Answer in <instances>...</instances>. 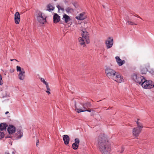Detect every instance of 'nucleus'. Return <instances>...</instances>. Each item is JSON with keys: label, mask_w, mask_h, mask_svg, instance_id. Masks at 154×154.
Here are the masks:
<instances>
[{"label": "nucleus", "mask_w": 154, "mask_h": 154, "mask_svg": "<svg viewBox=\"0 0 154 154\" xmlns=\"http://www.w3.org/2000/svg\"><path fill=\"white\" fill-rule=\"evenodd\" d=\"M14 20L16 24H18L19 23L20 20V15L18 12H16L15 14Z\"/></svg>", "instance_id": "11"}, {"label": "nucleus", "mask_w": 154, "mask_h": 154, "mask_svg": "<svg viewBox=\"0 0 154 154\" xmlns=\"http://www.w3.org/2000/svg\"><path fill=\"white\" fill-rule=\"evenodd\" d=\"M14 60V59H11V61H13V60Z\"/></svg>", "instance_id": "48"}, {"label": "nucleus", "mask_w": 154, "mask_h": 154, "mask_svg": "<svg viewBox=\"0 0 154 154\" xmlns=\"http://www.w3.org/2000/svg\"><path fill=\"white\" fill-rule=\"evenodd\" d=\"M45 84V85L46 86V87L47 90H51L50 88H49V85H48V83L47 82Z\"/></svg>", "instance_id": "36"}, {"label": "nucleus", "mask_w": 154, "mask_h": 154, "mask_svg": "<svg viewBox=\"0 0 154 154\" xmlns=\"http://www.w3.org/2000/svg\"><path fill=\"white\" fill-rule=\"evenodd\" d=\"M47 8V10L50 12L51 11H53L54 8L51 4H49L48 5Z\"/></svg>", "instance_id": "21"}, {"label": "nucleus", "mask_w": 154, "mask_h": 154, "mask_svg": "<svg viewBox=\"0 0 154 154\" xmlns=\"http://www.w3.org/2000/svg\"><path fill=\"white\" fill-rule=\"evenodd\" d=\"M117 63L119 66H121L122 65V60L118 62Z\"/></svg>", "instance_id": "38"}, {"label": "nucleus", "mask_w": 154, "mask_h": 154, "mask_svg": "<svg viewBox=\"0 0 154 154\" xmlns=\"http://www.w3.org/2000/svg\"><path fill=\"white\" fill-rule=\"evenodd\" d=\"M140 120L139 119H137V121L136 122V123L137 125V127L138 128H142L143 127V125L142 123H140L138 121V120Z\"/></svg>", "instance_id": "24"}, {"label": "nucleus", "mask_w": 154, "mask_h": 154, "mask_svg": "<svg viewBox=\"0 0 154 154\" xmlns=\"http://www.w3.org/2000/svg\"><path fill=\"white\" fill-rule=\"evenodd\" d=\"M147 71V69L146 68H142L140 72L142 75L145 74Z\"/></svg>", "instance_id": "22"}, {"label": "nucleus", "mask_w": 154, "mask_h": 154, "mask_svg": "<svg viewBox=\"0 0 154 154\" xmlns=\"http://www.w3.org/2000/svg\"><path fill=\"white\" fill-rule=\"evenodd\" d=\"M42 13L39 11L37 15V20L41 24H44L46 22V17H44L42 16Z\"/></svg>", "instance_id": "5"}, {"label": "nucleus", "mask_w": 154, "mask_h": 154, "mask_svg": "<svg viewBox=\"0 0 154 154\" xmlns=\"http://www.w3.org/2000/svg\"><path fill=\"white\" fill-rule=\"evenodd\" d=\"M14 71L13 69H11L10 70V71L11 73L13 72Z\"/></svg>", "instance_id": "43"}, {"label": "nucleus", "mask_w": 154, "mask_h": 154, "mask_svg": "<svg viewBox=\"0 0 154 154\" xmlns=\"http://www.w3.org/2000/svg\"><path fill=\"white\" fill-rule=\"evenodd\" d=\"M79 39L80 45H83V47L85 46V45L83 38L80 37L79 38Z\"/></svg>", "instance_id": "19"}, {"label": "nucleus", "mask_w": 154, "mask_h": 154, "mask_svg": "<svg viewBox=\"0 0 154 154\" xmlns=\"http://www.w3.org/2000/svg\"><path fill=\"white\" fill-rule=\"evenodd\" d=\"M137 17H139V18H140V19H141V18L140 17H139V16H138V15H137Z\"/></svg>", "instance_id": "49"}, {"label": "nucleus", "mask_w": 154, "mask_h": 154, "mask_svg": "<svg viewBox=\"0 0 154 154\" xmlns=\"http://www.w3.org/2000/svg\"><path fill=\"white\" fill-rule=\"evenodd\" d=\"M113 43V39L112 37H109L107 40L106 41V44L107 48H111Z\"/></svg>", "instance_id": "7"}, {"label": "nucleus", "mask_w": 154, "mask_h": 154, "mask_svg": "<svg viewBox=\"0 0 154 154\" xmlns=\"http://www.w3.org/2000/svg\"><path fill=\"white\" fill-rule=\"evenodd\" d=\"M17 72H19V73H21L25 72L23 68H21L19 66H17Z\"/></svg>", "instance_id": "20"}, {"label": "nucleus", "mask_w": 154, "mask_h": 154, "mask_svg": "<svg viewBox=\"0 0 154 154\" xmlns=\"http://www.w3.org/2000/svg\"><path fill=\"white\" fill-rule=\"evenodd\" d=\"M141 86L145 89H150L154 87V84L151 81H147L145 79L142 83Z\"/></svg>", "instance_id": "4"}, {"label": "nucleus", "mask_w": 154, "mask_h": 154, "mask_svg": "<svg viewBox=\"0 0 154 154\" xmlns=\"http://www.w3.org/2000/svg\"><path fill=\"white\" fill-rule=\"evenodd\" d=\"M75 108H76V101H75Z\"/></svg>", "instance_id": "46"}, {"label": "nucleus", "mask_w": 154, "mask_h": 154, "mask_svg": "<svg viewBox=\"0 0 154 154\" xmlns=\"http://www.w3.org/2000/svg\"><path fill=\"white\" fill-rule=\"evenodd\" d=\"M62 19L65 21V23H67L69 21L71 20V19L66 14L63 15Z\"/></svg>", "instance_id": "15"}, {"label": "nucleus", "mask_w": 154, "mask_h": 154, "mask_svg": "<svg viewBox=\"0 0 154 154\" xmlns=\"http://www.w3.org/2000/svg\"><path fill=\"white\" fill-rule=\"evenodd\" d=\"M84 112L85 111H88L89 112H91V111H93V109H87V108L85 109L84 108Z\"/></svg>", "instance_id": "34"}, {"label": "nucleus", "mask_w": 154, "mask_h": 154, "mask_svg": "<svg viewBox=\"0 0 154 154\" xmlns=\"http://www.w3.org/2000/svg\"><path fill=\"white\" fill-rule=\"evenodd\" d=\"M79 145L75 143L72 144V148L74 150L77 149L79 147Z\"/></svg>", "instance_id": "23"}, {"label": "nucleus", "mask_w": 154, "mask_h": 154, "mask_svg": "<svg viewBox=\"0 0 154 154\" xmlns=\"http://www.w3.org/2000/svg\"><path fill=\"white\" fill-rule=\"evenodd\" d=\"M65 10L68 13L71 12V11H73V10L72 8H71L69 7H68L66 8Z\"/></svg>", "instance_id": "26"}, {"label": "nucleus", "mask_w": 154, "mask_h": 154, "mask_svg": "<svg viewBox=\"0 0 154 154\" xmlns=\"http://www.w3.org/2000/svg\"><path fill=\"white\" fill-rule=\"evenodd\" d=\"M75 143L79 144V143H80V140L78 138H76L75 139Z\"/></svg>", "instance_id": "30"}, {"label": "nucleus", "mask_w": 154, "mask_h": 154, "mask_svg": "<svg viewBox=\"0 0 154 154\" xmlns=\"http://www.w3.org/2000/svg\"><path fill=\"white\" fill-rule=\"evenodd\" d=\"M105 72L109 78L112 79L117 82L121 83L123 81V79L121 75L113 69L109 67L106 68Z\"/></svg>", "instance_id": "2"}, {"label": "nucleus", "mask_w": 154, "mask_h": 154, "mask_svg": "<svg viewBox=\"0 0 154 154\" xmlns=\"http://www.w3.org/2000/svg\"><path fill=\"white\" fill-rule=\"evenodd\" d=\"M115 58L116 59V62L117 63L118 62L121 61V60L120 59V58H119V57L118 56H116V57Z\"/></svg>", "instance_id": "32"}, {"label": "nucleus", "mask_w": 154, "mask_h": 154, "mask_svg": "<svg viewBox=\"0 0 154 154\" xmlns=\"http://www.w3.org/2000/svg\"><path fill=\"white\" fill-rule=\"evenodd\" d=\"M122 65H123L125 63V61L124 60H122Z\"/></svg>", "instance_id": "44"}, {"label": "nucleus", "mask_w": 154, "mask_h": 154, "mask_svg": "<svg viewBox=\"0 0 154 154\" xmlns=\"http://www.w3.org/2000/svg\"><path fill=\"white\" fill-rule=\"evenodd\" d=\"M23 136V133L20 129H18L17 132L16 133L14 136H13V140L19 139L20 138Z\"/></svg>", "instance_id": "8"}, {"label": "nucleus", "mask_w": 154, "mask_h": 154, "mask_svg": "<svg viewBox=\"0 0 154 154\" xmlns=\"http://www.w3.org/2000/svg\"><path fill=\"white\" fill-rule=\"evenodd\" d=\"M98 146L102 154H109L111 147L109 142L104 134H101L97 140Z\"/></svg>", "instance_id": "1"}, {"label": "nucleus", "mask_w": 154, "mask_h": 154, "mask_svg": "<svg viewBox=\"0 0 154 154\" xmlns=\"http://www.w3.org/2000/svg\"><path fill=\"white\" fill-rule=\"evenodd\" d=\"M150 73L152 75H154V69H152L150 71Z\"/></svg>", "instance_id": "37"}, {"label": "nucleus", "mask_w": 154, "mask_h": 154, "mask_svg": "<svg viewBox=\"0 0 154 154\" xmlns=\"http://www.w3.org/2000/svg\"><path fill=\"white\" fill-rule=\"evenodd\" d=\"M7 131L9 134H12L16 131L15 127L13 125H9Z\"/></svg>", "instance_id": "9"}, {"label": "nucleus", "mask_w": 154, "mask_h": 154, "mask_svg": "<svg viewBox=\"0 0 154 154\" xmlns=\"http://www.w3.org/2000/svg\"><path fill=\"white\" fill-rule=\"evenodd\" d=\"M82 38H84L85 40H86L87 44L89 43V34L85 30V29L82 30Z\"/></svg>", "instance_id": "6"}, {"label": "nucleus", "mask_w": 154, "mask_h": 154, "mask_svg": "<svg viewBox=\"0 0 154 154\" xmlns=\"http://www.w3.org/2000/svg\"><path fill=\"white\" fill-rule=\"evenodd\" d=\"M40 80L41 82H42L43 83L45 84H46L47 82H46L45 80L44 79V78H40Z\"/></svg>", "instance_id": "35"}, {"label": "nucleus", "mask_w": 154, "mask_h": 154, "mask_svg": "<svg viewBox=\"0 0 154 154\" xmlns=\"http://www.w3.org/2000/svg\"><path fill=\"white\" fill-rule=\"evenodd\" d=\"M39 143V141L38 140L36 141V146L38 147V143Z\"/></svg>", "instance_id": "39"}, {"label": "nucleus", "mask_w": 154, "mask_h": 154, "mask_svg": "<svg viewBox=\"0 0 154 154\" xmlns=\"http://www.w3.org/2000/svg\"><path fill=\"white\" fill-rule=\"evenodd\" d=\"M60 10H61L63 11H64V9L63 8H60Z\"/></svg>", "instance_id": "45"}, {"label": "nucleus", "mask_w": 154, "mask_h": 154, "mask_svg": "<svg viewBox=\"0 0 154 154\" xmlns=\"http://www.w3.org/2000/svg\"><path fill=\"white\" fill-rule=\"evenodd\" d=\"M11 134H9L7 135H6L5 136V138H10L11 139H12L13 140V136L11 135Z\"/></svg>", "instance_id": "29"}, {"label": "nucleus", "mask_w": 154, "mask_h": 154, "mask_svg": "<svg viewBox=\"0 0 154 154\" xmlns=\"http://www.w3.org/2000/svg\"><path fill=\"white\" fill-rule=\"evenodd\" d=\"M72 3L75 8H77L78 7L79 5L76 1L72 2Z\"/></svg>", "instance_id": "25"}, {"label": "nucleus", "mask_w": 154, "mask_h": 154, "mask_svg": "<svg viewBox=\"0 0 154 154\" xmlns=\"http://www.w3.org/2000/svg\"><path fill=\"white\" fill-rule=\"evenodd\" d=\"M25 72L21 73H19L18 77L20 80H23L24 79L25 77Z\"/></svg>", "instance_id": "18"}, {"label": "nucleus", "mask_w": 154, "mask_h": 154, "mask_svg": "<svg viewBox=\"0 0 154 154\" xmlns=\"http://www.w3.org/2000/svg\"><path fill=\"white\" fill-rule=\"evenodd\" d=\"M124 148L123 147H122V149H121V151L120 152V153H122V152H123L124 151Z\"/></svg>", "instance_id": "42"}, {"label": "nucleus", "mask_w": 154, "mask_h": 154, "mask_svg": "<svg viewBox=\"0 0 154 154\" xmlns=\"http://www.w3.org/2000/svg\"><path fill=\"white\" fill-rule=\"evenodd\" d=\"M132 79L136 82L142 85V84L145 79V78L139 74H134L132 76Z\"/></svg>", "instance_id": "3"}, {"label": "nucleus", "mask_w": 154, "mask_h": 154, "mask_svg": "<svg viewBox=\"0 0 154 154\" xmlns=\"http://www.w3.org/2000/svg\"><path fill=\"white\" fill-rule=\"evenodd\" d=\"M50 91L51 90H47V91H46V92L48 94H50L51 93L50 92Z\"/></svg>", "instance_id": "40"}, {"label": "nucleus", "mask_w": 154, "mask_h": 154, "mask_svg": "<svg viewBox=\"0 0 154 154\" xmlns=\"http://www.w3.org/2000/svg\"><path fill=\"white\" fill-rule=\"evenodd\" d=\"M60 21V17L57 13H54L53 16V22L56 23Z\"/></svg>", "instance_id": "12"}, {"label": "nucleus", "mask_w": 154, "mask_h": 154, "mask_svg": "<svg viewBox=\"0 0 154 154\" xmlns=\"http://www.w3.org/2000/svg\"><path fill=\"white\" fill-rule=\"evenodd\" d=\"M82 105L84 109V108L86 109L87 108H90L91 107V104L90 102H87L86 103H83Z\"/></svg>", "instance_id": "17"}, {"label": "nucleus", "mask_w": 154, "mask_h": 154, "mask_svg": "<svg viewBox=\"0 0 154 154\" xmlns=\"http://www.w3.org/2000/svg\"><path fill=\"white\" fill-rule=\"evenodd\" d=\"M2 77L1 75L0 74V85H2L3 83V81L2 80Z\"/></svg>", "instance_id": "31"}, {"label": "nucleus", "mask_w": 154, "mask_h": 154, "mask_svg": "<svg viewBox=\"0 0 154 154\" xmlns=\"http://www.w3.org/2000/svg\"><path fill=\"white\" fill-rule=\"evenodd\" d=\"M57 8H58V10L59 11L60 10V8L61 7L59 5H58L57 6Z\"/></svg>", "instance_id": "41"}, {"label": "nucleus", "mask_w": 154, "mask_h": 154, "mask_svg": "<svg viewBox=\"0 0 154 154\" xmlns=\"http://www.w3.org/2000/svg\"><path fill=\"white\" fill-rule=\"evenodd\" d=\"M85 13H82L80 14L79 16L76 17V18L79 20H83L85 19Z\"/></svg>", "instance_id": "16"}, {"label": "nucleus", "mask_w": 154, "mask_h": 154, "mask_svg": "<svg viewBox=\"0 0 154 154\" xmlns=\"http://www.w3.org/2000/svg\"><path fill=\"white\" fill-rule=\"evenodd\" d=\"M8 126L6 123H1L0 124V130L3 131V130L6 131V128Z\"/></svg>", "instance_id": "14"}, {"label": "nucleus", "mask_w": 154, "mask_h": 154, "mask_svg": "<svg viewBox=\"0 0 154 154\" xmlns=\"http://www.w3.org/2000/svg\"><path fill=\"white\" fill-rule=\"evenodd\" d=\"M14 60H15L16 61L18 62V61L17 60H16V59H14Z\"/></svg>", "instance_id": "50"}, {"label": "nucleus", "mask_w": 154, "mask_h": 154, "mask_svg": "<svg viewBox=\"0 0 154 154\" xmlns=\"http://www.w3.org/2000/svg\"><path fill=\"white\" fill-rule=\"evenodd\" d=\"M142 128H138V127L134 128L133 129V135L136 137L138 136Z\"/></svg>", "instance_id": "10"}, {"label": "nucleus", "mask_w": 154, "mask_h": 154, "mask_svg": "<svg viewBox=\"0 0 154 154\" xmlns=\"http://www.w3.org/2000/svg\"><path fill=\"white\" fill-rule=\"evenodd\" d=\"M5 136L4 133L3 132L0 131V139H1L4 137Z\"/></svg>", "instance_id": "28"}, {"label": "nucleus", "mask_w": 154, "mask_h": 154, "mask_svg": "<svg viewBox=\"0 0 154 154\" xmlns=\"http://www.w3.org/2000/svg\"><path fill=\"white\" fill-rule=\"evenodd\" d=\"M77 112L78 113L81 112H84V109L82 110V109H77Z\"/></svg>", "instance_id": "33"}, {"label": "nucleus", "mask_w": 154, "mask_h": 154, "mask_svg": "<svg viewBox=\"0 0 154 154\" xmlns=\"http://www.w3.org/2000/svg\"><path fill=\"white\" fill-rule=\"evenodd\" d=\"M9 113V112L7 111L5 112V114H7Z\"/></svg>", "instance_id": "47"}, {"label": "nucleus", "mask_w": 154, "mask_h": 154, "mask_svg": "<svg viewBox=\"0 0 154 154\" xmlns=\"http://www.w3.org/2000/svg\"><path fill=\"white\" fill-rule=\"evenodd\" d=\"M110 109V107H109V109Z\"/></svg>", "instance_id": "51"}, {"label": "nucleus", "mask_w": 154, "mask_h": 154, "mask_svg": "<svg viewBox=\"0 0 154 154\" xmlns=\"http://www.w3.org/2000/svg\"><path fill=\"white\" fill-rule=\"evenodd\" d=\"M63 137L64 144L66 145L68 144L70 140V138L68 135H64L63 136Z\"/></svg>", "instance_id": "13"}, {"label": "nucleus", "mask_w": 154, "mask_h": 154, "mask_svg": "<svg viewBox=\"0 0 154 154\" xmlns=\"http://www.w3.org/2000/svg\"><path fill=\"white\" fill-rule=\"evenodd\" d=\"M128 24L131 25H137V24L136 23H134L133 22H132L131 21L128 20L127 21V24Z\"/></svg>", "instance_id": "27"}]
</instances>
